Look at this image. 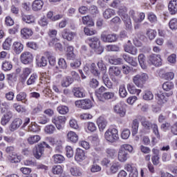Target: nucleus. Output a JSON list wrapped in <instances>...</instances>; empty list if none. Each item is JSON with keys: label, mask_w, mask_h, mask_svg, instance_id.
Returning a JSON list of instances; mask_svg holds the SVG:
<instances>
[{"label": "nucleus", "mask_w": 177, "mask_h": 177, "mask_svg": "<svg viewBox=\"0 0 177 177\" xmlns=\"http://www.w3.org/2000/svg\"><path fill=\"white\" fill-rule=\"evenodd\" d=\"M97 67L101 70V71H103L104 75L102 77V81L104 84V85L106 86V88H109V89H111L113 88V83L111 81H110V79L109 78V75L104 73H106L107 68L106 67V65L104 63H103V60L100 59L97 64Z\"/></svg>", "instance_id": "1"}, {"label": "nucleus", "mask_w": 177, "mask_h": 177, "mask_svg": "<svg viewBox=\"0 0 177 177\" xmlns=\"http://www.w3.org/2000/svg\"><path fill=\"white\" fill-rule=\"evenodd\" d=\"M149 80L147 73H139L133 77L132 81L138 88H143L146 81Z\"/></svg>", "instance_id": "2"}, {"label": "nucleus", "mask_w": 177, "mask_h": 177, "mask_svg": "<svg viewBox=\"0 0 177 177\" xmlns=\"http://www.w3.org/2000/svg\"><path fill=\"white\" fill-rule=\"evenodd\" d=\"M89 46L97 53L102 55L103 53V47L100 46V40L97 37L89 39Z\"/></svg>", "instance_id": "3"}, {"label": "nucleus", "mask_w": 177, "mask_h": 177, "mask_svg": "<svg viewBox=\"0 0 177 177\" xmlns=\"http://www.w3.org/2000/svg\"><path fill=\"white\" fill-rule=\"evenodd\" d=\"M105 139L111 143H115L118 140V130L116 129H109L104 133Z\"/></svg>", "instance_id": "4"}, {"label": "nucleus", "mask_w": 177, "mask_h": 177, "mask_svg": "<svg viewBox=\"0 0 177 177\" xmlns=\"http://www.w3.org/2000/svg\"><path fill=\"white\" fill-rule=\"evenodd\" d=\"M97 99L100 102L104 103L106 100H111V102H115L117 100V95L115 92L108 91L102 94H97Z\"/></svg>", "instance_id": "5"}, {"label": "nucleus", "mask_w": 177, "mask_h": 177, "mask_svg": "<svg viewBox=\"0 0 177 177\" xmlns=\"http://www.w3.org/2000/svg\"><path fill=\"white\" fill-rule=\"evenodd\" d=\"M45 147H47V149H50V146L48 145L46 142H43L40 144H39L35 149L33 150V156L39 160V158H41L42 157V155L44 154V152L45 151Z\"/></svg>", "instance_id": "6"}, {"label": "nucleus", "mask_w": 177, "mask_h": 177, "mask_svg": "<svg viewBox=\"0 0 177 177\" xmlns=\"http://www.w3.org/2000/svg\"><path fill=\"white\" fill-rule=\"evenodd\" d=\"M137 118L139 120V121H140L145 133H149V132H150V129H151L153 124L150 122V121L147 120L145 116L138 115Z\"/></svg>", "instance_id": "7"}, {"label": "nucleus", "mask_w": 177, "mask_h": 177, "mask_svg": "<svg viewBox=\"0 0 177 177\" xmlns=\"http://www.w3.org/2000/svg\"><path fill=\"white\" fill-rule=\"evenodd\" d=\"M66 121H67V119L65 116H55L52 119L53 124H55L56 128L58 129L59 131L64 128Z\"/></svg>", "instance_id": "8"}, {"label": "nucleus", "mask_w": 177, "mask_h": 177, "mask_svg": "<svg viewBox=\"0 0 177 177\" xmlns=\"http://www.w3.org/2000/svg\"><path fill=\"white\" fill-rule=\"evenodd\" d=\"M148 63L149 64H153V66H160L162 64V59H161V55L151 54L148 57Z\"/></svg>", "instance_id": "9"}, {"label": "nucleus", "mask_w": 177, "mask_h": 177, "mask_svg": "<svg viewBox=\"0 0 177 177\" xmlns=\"http://www.w3.org/2000/svg\"><path fill=\"white\" fill-rule=\"evenodd\" d=\"M76 107L79 109H83L84 110H88L92 108V102L91 100H81L75 102Z\"/></svg>", "instance_id": "10"}, {"label": "nucleus", "mask_w": 177, "mask_h": 177, "mask_svg": "<svg viewBox=\"0 0 177 177\" xmlns=\"http://www.w3.org/2000/svg\"><path fill=\"white\" fill-rule=\"evenodd\" d=\"M83 70L86 74H88L90 70L91 73H92L95 77L100 76V71L97 70V68L96 67V64L95 63H92L90 66V68L88 64L85 65Z\"/></svg>", "instance_id": "11"}, {"label": "nucleus", "mask_w": 177, "mask_h": 177, "mask_svg": "<svg viewBox=\"0 0 177 177\" xmlns=\"http://www.w3.org/2000/svg\"><path fill=\"white\" fill-rule=\"evenodd\" d=\"M34 59V57L32 54L30 52H24L21 55V62L24 64H30V63H32V60Z\"/></svg>", "instance_id": "12"}, {"label": "nucleus", "mask_w": 177, "mask_h": 177, "mask_svg": "<svg viewBox=\"0 0 177 177\" xmlns=\"http://www.w3.org/2000/svg\"><path fill=\"white\" fill-rule=\"evenodd\" d=\"M113 111L119 117H125V114H127V110L121 103H118L113 106Z\"/></svg>", "instance_id": "13"}, {"label": "nucleus", "mask_w": 177, "mask_h": 177, "mask_svg": "<svg viewBox=\"0 0 177 177\" xmlns=\"http://www.w3.org/2000/svg\"><path fill=\"white\" fill-rule=\"evenodd\" d=\"M22 124L23 120L19 118H17L14 119L10 124L9 129L11 132H15V131H17V129H19Z\"/></svg>", "instance_id": "14"}, {"label": "nucleus", "mask_w": 177, "mask_h": 177, "mask_svg": "<svg viewBox=\"0 0 177 177\" xmlns=\"http://www.w3.org/2000/svg\"><path fill=\"white\" fill-rule=\"evenodd\" d=\"M101 39L103 42H115L117 41V35L113 33L106 35V33L101 34Z\"/></svg>", "instance_id": "15"}, {"label": "nucleus", "mask_w": 177, "mask_h": 177, "mask_svg": "<svg viewBox=\"0 0 177 177\" xmlns=\"http://www.w3.org/2000/svg\"><path fill=\"white\" fill-rule=\"evenodd\" d=\"M62 37L66 41H73L75 37V32H71L68 29H64L62 32Z\"/></svg>", "instance_id": "16"}, {"label": "nucleus", "mask_w": 177, "mask_h": 177, "mask_svg": "<svg viewBox=\"0 0 177 177\" xmlns=\"http://www.w3.org/2000/svg\"><path fill=\"white\" fill-rule=\"evenodd\" d=\"M13 117V113L10 111H7V113H4L1 120V125H8L9 122H10V120H12Z\"/></svg>", "instance_id": "17"}, {"label": "nucleus", "mask_w": 177, "mask_h": 177, "mask_svg": "<svg viewBox=\"0 0 177 177\" xmlns=\"http://www.w3.org/2000/svg\"><path fill=\"white\" fill-rule=\"evenodd\" d=\"M86 158V156H85V151L80 148H77L75 155V160L78 162H81V161H84Z\"/></svg>", "instance_id": "18"}, {"label": "nucleus", "mask_w": 177, "mask_h": 177, "mask_svg": "<svg viewBox=\"0 0 177 177\" xmlns=\"http://www.w3.org/2000/svg\"><path fill=\"white\" fill-rule=\"evenodd\" d=\"M36 63L39 67H46L48 65V59L46 57L38 55L36 56Z\"/></svg>", "instance_id": "19"}, {"label": "nucleus", "mask_w": 177, "mask_h": 177, "mask_svg": "<svg viewBox=\"0 0 177 177\" xmlns=\"http://www.w3.org/2000/svg\"><path fill=\"white\" fill-rule=\"evenodd\" d=\"M169 12L171 15L177 14V0H171L169 1Z\"/></svg>", "instance_id": "20"}, {"label": "nucleus", "mask_w": 177, "mask_h": 177, "mask_svg": "<svg viewBox=\"0 0 177 177\" xmlns=\"http://www.w3.org/2000/svg\"><path fill=\"white\" fill-rule=\"evenodd\" d=\"M127 12L128 8H127L125 6H122L119 8L118 15L120 16V17H121L122 20H123L124 19L129 17V16H128Z\"/></svg>", "instance_id": "21"}, {"label": "nucleus", "mask_w": 177, "mask_h": 177, "mask_svg": "<svg viewBox=\"0 0 177 177\" xmlns=\"http://www.w3.org/2000/svg\"><path fill=\"white\" fill-rule=\"evenodd\" d=\"M12 49L17 55H20L24 49V46L21 42L15 41L12 45Z\"/></svg>", "instance_id": "22"}, {"label": "nucleus", "mask_w": 177, "mask_h": 177, "mask_svg": "<svg viewBox=\"0 0 177 177\" xmlns=\"http://www.w3.org/2000/svg\"><path fill=\"white\" fill-rule=\"evenodd\" d=\"M97 124L100 131H103L107 127V120L104 117L100 116L97 120Z\"/></svg>", "instance_id": "23"}, {"label": "nucleus", "mask_w": 177, "mask_h": 177, "mask_svg": "<svg viewBox=\"0 0 177 177\" xmlns=\"http://www.w3.org/2000/svg\"><path fill=\"white\" fill-rule=\"evenodd\" d=\"M22 21L27 24H32L35 23V18L31 15L21 14Z\"/></svg>", "instance_id": "24"}, {"label": "nucleus", "mask_w": 177, "mask_h": 177, "mask_svg": "<svg viewBox=\"0 0 177 177\" xmlns=\"http://www.w3.org/2000/svg\"><path fill=\"white\" fill-rule=\"evenodd\" d=\"M127 88L129 93L131 95H139L142 90L136 88L135 85L132 83H129L127 84Z\"/></svg>", "instance_id": "25"}, {"label": "nucleus", "mask_w": 177, "mask_h": 177, "mask_svg": "<svg viewBox=\"0 0 177 177\" xmlns=\"http://www.w3.org/2000/svg\"><path fill=\"white\" fill-rule=\"evenodd\" d=\"M32 35V30L28 28H24L21 30V37L24 39H28Z\"/></svg>", "instance_id": "26"}, {"label": "nucleus", "mask_w": 177, "mask_h": 177, "mask_svg": "<svg viewBox=\"0 0 177 177\" xmlns=\"http://www.w3.org/2000/svg\"><path fill=\"white\" fill-rule=\"evenodd\" d=\"M73 93L75 97H85V90H84V88L75 87L73 90Z\"/></svg>", "instance_id": "27"}, {"label": "nucleus", "mask_w": 177, "mask_h": 177, "mask_svg": "<svg viewBox=\"0 0 177 177\" xmlns=\"http://www.w3.org/2000/svg\"><path fill=\"white\" fill-rule=\"evenodd\" d=\"M69 172L72 175V176H82V170L81 168L78 167H72L69 169Z\"/></svg>", "instance_id": "28"}, {"label": "nucleus", "mask_w": 177, "mask_h": 177, "mask_svg": "<svg viewBox=\"0 0 177 177\" xmlns=\"http://www.w3.org/2000/svg\"><path fill=\"white\" fill-rule=\"evenodd\" d=\"M44 6V1L42 0H35L32 4V10L38 12L41 10Z\"/></svg>", "instance_id": "29"}, {"label": "nucleus", "mask_w": 177, "mask_h": 177, "mask_svg": "<svg viewBox=\"0 0 177 177\" xmlns=\"http://www.w3.org/2000/svg\"><path fill=\"white\" fill-rule=\"evenodd\" d=\"M122 59H124V61L127 62V63H129V64H131V66H133V67H136L138 66V62L133 59V57L129 56L128 54H123L122 56Z\"/></svg>", "instance_id": "30"}, {"label": "nucleus", "mask_w": 177, "mask_h": 177, "mask_svg": "<svg viewBox=\"0 0 177 177\" xmlns=\"http://www.w3.org/2000/svg\"><path fill=\"white\" fill-rule=\"evenodd\" d=\"M118 158L120 162H125V161L128 160V152L122 151V149H120L118 155Z\"/></svg>", "instance_id": "31"}, {"label": "nucleus", "mask_w": 177, "mask_h": 177, "mask_svg": "<svg viewBox=\"0 0 177 177\" xmlns=\"http://www.w3.org/2000/svg\"><path fill=\"white\" fill-rule=\"evenodd\" d=\"M121 168V165L118 162L113 163L110 167V171H106L107 175H113V174H117L118 169Z\"/></svg>", "instance_id": "32"}, {"label": "nucleus", "mask_w": 177, "mask_h": 177, "mask_svg": "<svg viewBox=\"0 0 177 177\" xmlns=\"http://www.w3.org/2000/svg\"><path fill=\"white\" fill-rule=\"evenodd\" d=\"M66 56L68 60H74V59H75V54H74V47L71 46L67 47Z\"/></svg>", "instance_id": "33"}, {"label": "nucleus", "mask_w": 177, "mask_h": 177, "mask_svg": "<svg viewBox=\"0 0 177 177\" xmlns=\"http://www.w3.org/2000/svg\"><path fill=\"white\" fill-rule=\"evenodd\" d=\"M67 139L68 142L77 143V142H78V135L74 131H69L67 133Z\"/></svg>", "instance_id": "34"}, {"label": "nucleus", "mask_w": 177, "mask_h": 177, "mask_svg": "<svg viewBox=\"0 0 177 177\" xmlns=\"http://www.w3.org/2000/svg\"><path fill=\"white\" fill-rule=\"evenodd\" d=\"M155 99L157 101L158 104H160L162 106V104H164L165 103H167V97L164 95V93H159L155 96Z\"/></svg>", "instance_id": "35"}, {"label": "nucleus", "mask_w": 177, "mask_h": 177, "mask_svg": "<svg viewBox=\"0 0 177 177\" xmlns=\"http://www.w3.org/2000/svg\"><path fill=\"white\" fill-rule=\"evenodd\" d=\"M16 100L17 102H22L25 104H28V101L27 100V93L24 92H20L16 96Z\"/></svg>", "instance_id": "36"}, {"label": "nucleus", "mask_w": 177, "mask_h": 177, "mask_svg": "<svg viewBox=\"0 0 177 177\" xmlns=\"http://www.w3.org/2000/svg\"><path fill=\"white\" fill-rule=\"evenodd\" d=\"M73 82H74V80L70 76H66L62 80L61 85L63 88H67V86H70Z\"/></svg>", "instance_id": "37"}, {"label": "nucleus", "mask_w": 177, "mask_h": 177, "mask_svg": "<svg viewBox=\"0 0 177 177\" xmlns=\"http://www.w3.org/2000/svg\"><path fill=\"white\" fill-rule=\"evenodd\" d=\"M37 81H38V74L32 73L26 81V85L28 86L34 85Z\"/></svg>", "instance_id": "38"}, {"label": "nucleus", "mask_w": 177, "mask_h": 177, "mask_svg": "<svg viewBox=\"0 0 177 177\" xmlns=\"http://www.w3.org/2000/svg\"><path fill=\"white\" fill-rule=\"evenodd\" d=\"M110 75H115V77H120L121 75V70L117 66H111L109 69Z\"/></svg>", "instance_id": "39"}, {"label": "nucleus", "mask_w": 177, "mask_h": 177, "mask_svg": "<svg viewBox=\"0 0 177 177\" xmlns=\"http://www.w3.org/2000/svg\"><path fill=\"white\" fill-rule=\"evenodd\" d=\"M138 62H139L140 67L143 70H146V68H147V66L146 65V57L145 56V55L140 54L138 55Z\"/></svg>", "instance_id": "40"}, {"label": "nucleus", "mask_w": 177, "mask_h": 177, "mask_svg": "<svg viewBox=\"0 0 177 177\" xmlns=\"http://www.w3.org/2000/svg\"><path fill=\"white\" fill-rule=\"evenodd\" d=\"M124 52L127 53H130V55H138V48L135 46H126L124 47Z\"/></svg>", "instance_id": "41"}, {"label": "nucleus", "mask_w": 177, "mask_h": 177, "mask_svg": "<svg viewBox=\"0 0 177 177\" xmlns=\"http://www.w3.org/2000/svg\"><path fill=\"white\" fill-rule=\"evenodd\" d=\"M41 140V137L38 135L30 136L28 138V142L29 145H34L38 143Z\"/></svg>", "instance_id": "42"}, {"label": "nucleus", "mask_w": 177, "mask_h": 177, "mask_svg": "<svg viewBox=\"0 0 177 177\" xmlns=\"http://www.w3.org/2000/svg\"><path fill=\"white\" fill-rule=\"evenodd\" d=\"M112 16H115V11L113 9H106L103 12V17H104L106 19H111Z\"/></svg>", "instance_id": "43"}, {"label": "nucleus", "mask_w": 177, "mask_h": 177, "mask_svg": "<svg viewBox=\"0 0 177 177\" xmlns=\"http://www.w3.org/2000/svg\"><path fill=\"white\" fill-rule=\"evenodd\" d=\"M139 119H135L133 120L131 128H132V135H136L138 131L139 130Z\"/></svg>", "instance_id": "44"}, {"label": "nucleus", "mask_w": 177, "mask_h": 177, "mask_svg": "<svg viewBox=\"0 0 177 177\" xmlns=\"http://www.w3.org/2000/svg\"><path fill=\"white\" fill-rule=\"evenodd\" d=\"M122 20L124 22L126 30L131 31V30H132V20L131 17H129Z\"/></svg>", "instance_id": "45"}, {"label": "nucleus", "mask_w": 177, "mask_h": 177, "mask_svg": "<svg viewBox=\"0 0 177 177\" xmlns=\"http://www.w3.org/2000/svg\"><path fill=\"white\" fill-rule=\"evenodd\" d=\"M119 95L120 97H127L128 95V92H127V88H125V84H120L119 86Z\"/></svg>", "instance_id": "46"}, {"label": "nucleus", "mask_w": 177, "mask_h": 177, "mask_svg": "<svg viewBox=\"0 0 177 177\" xmlns=\"http://www.w3.org/2000/svg\"><path fill=\"white\" fill-rule=\"evenodd\" d=\"M55 164H62L64 161V156L60 154H55L53 156Z\"/></svg>", "instance_id": "47"}, {"label": "nucleus", "mask_w": 177, "mask_h": 177, "mask_svg": "<svg viewBox=\"0 0 177 177\" xmlns=\"http://www.w3.org/2000/svg\"><path fill=\"white\" fill-rule=\"evenodd\" d=\"M9 160L10 162L16 164L21 161V156L17 154H12L11 156H10Z\"/></svg>", "instance_id": "48"}, {"label": "nucleus", "mask_w": 177, "mask_h": 177, "mask_svg": "<svg viewBox=\"0 0 177 177\" xmlns=\"http://www.w3.org/2000/svg\"><path fill=\"white\" fill-rule=\"evenodd\" d=\"M109 63H110V64H121V63H122V59L121 58H115V57H110L109 58Z\"/></svg>", "instance_id": "49"}, {"label": "nucleus", "mask_w": 177, "mask_h": 177, "mask_svg": "<svg viewBox=\"0 0 177 177\" xmlns=\"http://www.w3.org/2000/svg\"><path fill=\"white\" fill-rule=\"evenodd\" d=\"M12 68H13V65H12V62L6 61L2 64V69L4 71H9L12 70Z\"/></svg>", "instance_id": "50"}, {"label": "nucleus", "mask_w": 177, "mask_h": 177, "mask_svg": "<svg viewBox=\"0 0 177 177\" xmlns=\"http://www.w3.org/2000/svg\"><path fill=\"white\" fill-rule=\"evenodd\" d=\"M157 35V32L153 29H149L147 31V37L150 39L151 41L154 39L156 38V36Z\"/></svg>", "instance_id": "51"}, {"label": "nucleus", "mask_w": 177, "mask_h": 177, "mask_svg": "<svg viewBox=\"0 0 177 177\" xmlns=\"http://www.w3.org/2000/svg\"><path fill=\"white\" fill-rule=\"evenodd\" d=\"M12 46V39L10 38H7L6 41L3 43V49L5 50H9Z\"/></svg>", "instance_id": "52"}, {"label": "nucleus", "mask_w": 177, "mask_h": 177, "mask_svg": "<svg viewBox=\"0 0 177 177\" xmlns=\"http://www.w3.org/2000/svg\"><path fill=\"white\" fill-rule=\"evenodd\" d=\"M57 110L59 114L62 115L67 114V113H68V107L64 105L59 106Z\"/></svg>", "instance_id": "53"}, {"label": "nucleus", "mask_w": 177, "mask_h": 177, "mask_svg": "<svg viewBox=\"0 0 177 177\" xmlns=\"http://www.w3.org/2000/svg\"><path fill=\"white\" fill-rule=\"evenodd\" d=\"M144 100H153L154 99V95L151 91H147L142 96Z\"/></svg>", "instance_id": "54"}, {"label": "nucleus", "mask_w": 177, "mask_h": 177, "mask_svg": "<svg viewBox=\"0 0 177 177\" xmlns=\"http://www.w3.org/2000/svg\"><path fill=\"white\" fill-rule=\"evenodd\" d=\"M120 149L123 151H129V153H131L133 150V147H132L131 145L124 144L120 146Z\"/></svg>", "instance_id": "55"}, {"label": "nucleus", "mask_w": 177, "mask_h": 177, "mask_svg": "<svg viewBox=\"0 0 177 177\" xmlns=\"http://www.w3.org/2000/svg\"><path fill=\"white\" fill-rule=\"evenodd\" d=\"M90 171L93 174H95L96 172H100L102 171V167H100L97 164H93L90 167Z\"/></svg>", "instance_id": "56"}, {"label": "nucleus", "mask_w": 177, "mask_h": 177, "mask_svg": "<svg viewBox=\"0 0 177 177\" xmlns=\"http://www.w3.org/2000/svg\"><path fill=\"white\" fill-rule=\"evenodd\" d=\"M44 131H45L46 133L52 135V133H53V132H55V131H56V127H55V126H53L52 124L47 125L44 128Z\"/></svg>", "instance_id": "57"}, {"label": "nucleus", "mask_w": 177, "mask_h": 177, "mask_svg": "<svg viewBox=\"0 0 177 177\" xmlns=\"http://www.w3.org/2000/svg\"><path fill=\"white\" fill-rule=\"evenodd\" d=\"M66 157L68 158H71V157L74 156V149H73V147H71V146L66 147Z\"/></svg>", "instance_id": "58"}, {"label": "nucleus", "mask_w": 177, "mask_h": 177, "mask_svg": "<svg viewBox=\"0 0 177 177\" xmlns=\"http://www.w3.org/2000/svg\"><path fill=\"white\" fill-rule=\"evenodd\" d=\"M162 88L166 91H171V89H174V83L171 82H165L162 85Z\"/></svg>", "instance_id": "59"}, {"label": "nucleus", "mask_w": 177, "mask_h": 177, "mask_svg": "<svg viewBox=\"0 0 177 177\" xmlns=\"http://www.w3.org/2000/svg\"><path fill=\"white\" fill-rule=\"evenodd\" d=\"M145 17L146 15L144 12H140L138 17H136V18H134V23H142V21L145 20Z\"/></svg>", "instance_id": "60"}, {"label": "nucleus", "mask_w": 177, "mask_h": 177, "mask_svg": "<svg viewBox=\"0 0 177 177\" xmlns=\"http://www.w3.org/2000/svg\"><path fill=\"white\" fill-rule=\"evenodd\" d=\"M58 66L59 68L66 70V68H67V62H66V59L64 58H59L58 60Z\"/></svg>", "instance_id": "61"}, {"label": "nucleus", "mask_w": 177, "mask_h": 177, "mask_svg": "<svg viewBox=\"0 0 177 177\" xmlns=\"http://www.w3.org/2000/svg\"><path fill=\"white\" fill-rule=\"evenodd\" d=\"M63 172V168L61 165H55L53 167V173L54 175H60Z\"/></svg>", "instance_id": "62"}, {"label": "nucleus", "mask_w": 177, "mask_h": 177, "mask_svg": "<svg viewBox=\"0 0 177 177\" xmlns=\"http://www.w3.org/2000/svg\"><path fill=\"white\" fill-rule=\"evenodd\" d=\"M169 28L171 30H177V19L173 18L169 22Z\"/></svg>", "instance_id": "63"}, {"label": "nucleus", "mask_w": 177, "mask_h": 177, "mask_svg": "<svg viewBox=\"0 0 177 177\" xmlns=\"http://www.w3.org/2000/svg\"><path fill=\"white\" fill-rule=\"evenodd\" d=\"M148 20L151 23H157V16L153 12H149L147 14Z\"/></svg>", "instance_id": "64"}]
</instances>
